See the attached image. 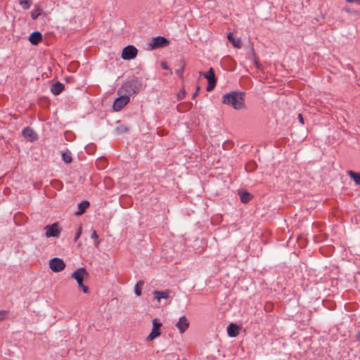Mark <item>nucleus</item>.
<instances>
[{"mask_svg":"<svg viewBox=\"0 0 360 360\" xmlns=\"http://www.w3.org/2000/svg\"><path fill=\"white\" fill-rule=\"evenodd\" d=\"M222 103L230 105L236 110L245 108V93L241 91H231L222 97Z\"/></svg>","mask_w":360,"mask_h":360,"instance_id":"f257e3e1","label":"nucleus"},{"mask_svg":"<svg viewBox=\"0 0 360 360\" xmlns=\"http://www.w3.org/2000/svg\"><path fill=\"white\" fill-rule=\"evenodd\" d=\"M141 87V81L139 78H134L124 82L117 91V94H124L130 98L131 95L138 93Z\"/></svg>","mask_w":360,"mask_h":360,"instance_id":"f03ea898","label":"nucleus"},{"mask_svg":"<svg viewBox=\"0 0 360 360\" xmlns=\"http://www.w3.org/2000/svg\"><path fill=\"white\" fill-rule=\"evenodd\" d=\"M87 276L88 272L84 268H79L72 274V278L77 281L79 288H82L84 293L89 292V288L83 284L84 278Z\"/></svg>","mask_w":360,"mask_h":360,"instance_id":"7ed1b4c3","label":"nucleus"},{"mask_svg":"<svg viewBox=\"0 0 360 360\" xmlns=\"http://www.w3.org/2000/svg\"><path fill=\"white\" fill-rule=\"evenodd\" d=\"M199 74L207 79L208 84L206 88L207 91H212L214 89L217 84V79L215 77L214 69L212 68H210L207 72L204 73L202 72H200Z\"/></svg>","mask_w":360,"mask_h":360,"instance_id":"20e7f679","label":"nucleus"},{"mask_svg":"<svg viewBox=\"0 0 360 360\" xmlns=\"http://www.w3.org/2000/svg\"><path fill=\"white\" fill-rule=\"evenodd\" d=\"M46 231V237H58L61 233L62 229L60 228L59 223L56 222L51 225H47L44 227Z\"/></svg>","mask_w":360,"mask_h":360,"instance_id":"39448f33","label":"nucleus"},{"mask_svg":"<svg viewBox=\"0 0 360 360\" xmlns=\"http://www.w3.org/2000/svg\"><path fill=\"white\" fill-rule=\"evenodd\" d=\"M138 49L133 45H128L122 49L121 57L124 60H131L136 57Z\"/></svg>","mask_w":360,"mask_h":360,"instance_id":"423d86ee","label":"nucleus"},{"mask_svg":"<svg viewBox=\"0 0 360 360\" xmlns=\"http://www.w3.org/2000/svg\"><path fill=\"white\" fill-rule=\"evenodd\" d=\"M117 94L119 97L115 101L113 108L116 111H120L129 102L130 98L124 94Z\"/></svg>","mask_w":360,"mask_h":360,"instance_id":"0eeeda50","label":"nucleus"},{"mask_svg":"<svg viewBox=\"0 0 360 360\" xmlns=\"http://www.w3.org/2000/svg\"><path fill=\"white\" fill-rule=\"evenodd\" d=\"M162 324L160 323L158 319H154L153 320V328L150 333L147 337V340H153L155 338H158L160 335V329L162 327Z\"/></svg>","mask_w":360,"mask_h":360,"instance_id":"6e6552de","label":"nucleus"},{"mask_svg":"<svg viewBox=\"0 0 360 360\" xmlns=\"http://www.w3.org/2000/svg\"><path fill=\"white\" fill-rule=\"evenodd\" d=\"M49 267L54 272H60L65 269V264L61 259L55 257L49 261Z\"/></svg>","mask_w":360,"mask_h":360,"instance_id":"1a4fd4ad","label":"nucleus"},{"mask_svg":"<svg viewBox=\"0 0 360 360\" xmlns=\"http://www.w3.org/2000/svg\"><path fill=\"white\" fill-rule=\"evenodd\" d=\"M169 41L164 37H153L150 43V49H155L160 47H164L167 46Z\"/></svg>","mask_w":360,"mask_h":360,"instance_id":"9d476101","label":"nucleus"},{"mask_svg":"<svg viewBox=\"0 0 360 360\" xmlns=\"http://www.w3.org/2000/svg\"><path fill=\"white\" fill-rule=\"evenodd\" d=\"M22 135L27 141L30 142H33L38 139V136L35 131L29 127L23 129Z\"/></svg>","mask_w":360,"mask_h":360,"instance_id":"9b49d317","label":"nucleus"},{"mask_svg":"<svg viewBox=\"0 0 360 360\" xmlns=\"http://www.w3.org/2000/svg\"><path fill=\"white\" fill-rule=\"evenodd\" d=\"M176 328L181 333H184L189 326V322L185 316L180 317L179 321L176 324Z\"/></svg>","mask_w":360,"mask_h":360,"instance_id":"f8f14e48","label":"nucleus"},{"mask_svg":"<svg viewBox=\"0 0 360 360\" xmlns=\"http://www.w3.org/2000/svg\"><path fill=\"white\" fill-rule=\"evenodd\" d=\"M29 41L32 45H38L42 41V34L39 32H34L30 35Z\"/></svg>","mask_w":360,"mask_h":360,"instance_id":"ddd939ff","label":"nucleus"},{"mask_svg":"<svg viewBox=\"0 0 360 360\" xmlns=\"http://www.w3.org/2000/svg\"><path fill=\"white\" fill-rule=\"evenodd\" d=\"M227 333L230 337L234 338L239 334V327L235 323H231L227 328Z\"/></svg>","mask_w":360,"mask_h":360,"instance_id":"4468645a","label":"nucleus"},{"mask_svg":"<svg viewBox=\"0 0 360 360\" xmlns=\"http://www.w3.org/2000/svg\"><path fill=\"white\" fill-rule=\"evenodd\" d=\"M155 299L160 302L162 298L167 299L169 297L170 290H166L163 291L155 290L154 291Z\"/></svg>","mask_w":360,"mask_h":360,"instance_id":"2eb2a0df","label":"nucleus"},{"mask_svg":"<svg viewBox=\"0 0 360 360\" xmlns=\"http://www.w3.org/2000/svg\"><path fill=\"white\" fill-rule=\"evenodd\" d=\"M64 89V85L58 82L51 86V91L54 95L60 94Z\"/></svg>","mask_w":360,"mask_h":360,"instance_id":"dca6fc26","label":"nucleus"},{"mask_svg":"<svg viewBox=\"0 0 360 360\" xmlns=\"http://www.w3.org/2000/svg\"><path fill=\"white\" fill-rule=\"evenodd\" d=\"M89 207V202L84 200L81 202L79 205V210L76 212V215H82L86 211V210Z\"/></svg>","mask_w":360,"mask_h":360,"instance_id":"f3484780","label":"nucleus"},{"mask_svg":"<svg viewBox=\"0 0 360 360\" xmlns=\"http://www.w3.org/2000/svg\"><path fill=\"white\" fill-rule=\"evenodd\" d=\"M228 39L232 43L234 47L240 49L242 46L240 39H235L232 33L228 34Z\"/></svg>","mask_w":360,"mask_h":360,"instance_id":"a211bd4d","label":"nucleus"},{"mask_svg":"<svg viewBox=\"0 0 360 360\" xmlns=\"http://www.w3.org/2000/svg\"><path fill=\"white\" fill-rule=\"evenodd\" d=\"M238 193L240 197V200L243 203H248L252 199V195L247 191H239Z\"/></svg>","mask_w":360,"mask_h":360,"instance_id":"6ab92c4d","label":"nucleus"},{"mask_svg":"<svg viewBox=\"0 0 360 360\" xmlns=\"http://www.w3.org/2000/svg\"><path fill=\"white\" fill-rule=\"evenodd\" d=\"M348 175L355 181L356 184H360V173H356L352 170L348 171Z\"/></svg>","mask_w":360,"mask_h":360,"instance_id":"aec40b11","label":"nucleus"},{"mask_svg":"<svg viewBox=\"0 0 360 360\" xmlns=\"http://www.w3.org/2000/svg\"><path fill=\"white\" fill-rule=\"evenodd\" d=\"M143 285H144L143 281H139L136 283V284L135 285L134 291L137 296H140L141 295V293H142L141 290H142V288H143Z\"/></svg>","mask_w":360,"mask_h":360,"instance_id":"412c9836","label":"nucleus"},{"mask_svg":"<svg viewBox=\"0 0 360 360\" xmlns=\"http://www.w3.org/2000/svg\"><path fill=\"white\" fill-rule=\"evenodd\" d=\"M19 4L21 7L25 9H29L32 4V0H19Z\"/></svg>","mask_w":360,"mask_h":360,"instance_id":"4be33fe9","label":"nucleus"},{"mask_svg":"<svg viewBox=\"0 0 360 360\" xmlns=\"http://www.w3.org/2000/svg\"><path fill=\"white\" fill-rule=\"evenodd\" d=\"M41 13V9L39 6H36L34 9L31 12V17L33 20H36Z\"/></svg>","mask_w":360,"mask_h":360,"instance_id":"5701e85b","label":"nucleus"},{"mask_svg":"<svg viewBox=\"0 0 360 360\" xmlns=\"http://www.w3.org/2000/svg\"><path fill=\"white\" fill-rule=\"evenodd\" d=\"M184 67H185L184 61V60H181V61H180V66H179V68L176 70V75H177L180 78H182V77H183L184 71Z\"/></svg>","mask_w":360,"mask_h":360,"instance_id":"b1692460","label":"nucleus"},{"mask_svg":"<svg viewBox=\"0 0 360 360\" xmlns=\"http://www.w3.org/2000/svg\"><path fill=\"white\" fill-rule=\"evenodd\" d=\"M257 168V164L254 161L249 162L245 165V169L247 172H253Z\"/></svg>","mask_w":360,"mask_h":360,"instance_id":"393cba45","label":"nucleus"},{"mask_svg":"<svg viewBox=\"0 0 360 360\" xmlns=\"http://www.w3.org/2000/svg\"><path fill=\"white\" fill-rule=\"evenodd\" d=\"M91 238L94 239V245L96 248H98L100 240H98V236L95 230L91 233Z\"/></svg>","mask_w":360,"mask_h":360,"instance_id":"a878e982","label":"nucleus"},{"mask_svg":"<svg viewBox=\"0 0 360 360\" xmlns=\"http://www.w3.org/2000/svg\"><path fill=\"white\" fill-rule=\"evenodd\" d=\"M116 130L119 134H123L127 133L129 131V128L125 125L121 124L116 128Z\"/></svg>","mask_w":360,"mask_h":360,"instance_id":"bb28decb","label":"nucleus"},{"mask_svg":"<svg viewBox=\"0 0 360 360\" xmlns=\"http://www.w3.org/2000/svg\"><path fill=\"white\" fill-rule=\"evenodd\" d=\"M63 160L65 163H70L72 162V157L70 154L63 153L62 155Z\"/></svg>","mask_w":360,"mask_h":360,"instance_id":"cd10ccee","label":"nucleus"},{"mask_svg":"<svg viewBox=\"0 0 360 360\" xmlns=\"http://www.w3.org/2000/svg\"><path fill=\"white\" fill-rule=\"evenodd\" d=\"M82 226H79L77 229V231L75 236V241H77L79 238V237L82 234Z\"/></svg>","mask_w":360,"mask_h":360,"instance_id":"c85d7f7f","label":"nucleus"},{"mask_svg":"<svg viewBox=\"0 0 360 360\" xmlns=\"http://www.w3.org/2000/svg\"><path fill=\"white\" fill-rule=\"evenodd\" d=\"M185 94H186V91H185V90H184V89L181 90V91L178 93V94H177V99H178L179 101L182 100V99L184 98Z\"/></svg>","mask_w":360,"mask_h":360,"instance_id":"c756f323","label":"nucleus"},{"mask_svg":"<svg viewBox=\"0 0 360 360\" xmlns=\"http://www.w3.org/2000/svg\"><path fill=\"white\" fill-rule=\"evenodd\" d=\"M161 67H162V69H165V70H170V74H172V70L169 68V67H168V65H167V63H166V62H164V61H163V62H162V63H161Z\"/></svg>","mask_w":360,"mask_h":360,"instance_id":"7c9ffc66","label":"nucleus"},{"mask_svg":"<svg viewBox=\"0 0 360 360\" xmlns=\"http://www.w3.org/2000/svg\"><path fill=\"white\" fill-rule=\"evenodd\" d=\"M6 311H0V321H3L6 318Z\"/></svg>","mask_w":360,"mask_h":360,"instance_id":"2f4dec72","label":"nucleus"},{"mask_svg":"<svg viewBox=\"0 0 360 360\" xmlns=\"http://www.w3.org/2000/svg\"><path fill=\"white\" fill-rule=\"evenodd\" d=\"M298 120L302 124H304V118L301 113L298 114Z\"/></svg>","mask_w":360,"mask_h":360,"instance_id":"473e14b6","label":"nucleus"},{"mask_svg":"<svg viewBox=\"0 0 360 360\" xmlns=\"http://www.w3.org/2000/svg\"><path fill=\"white\" fill-rule=\"evenodd\" d=\"M200 89V86H196V91H195V92L193 95V98H195L198 96Z\"/></svg>","mask_w":360,"mask_h":360,"instance_id":"72a5a7b5","label":"nucleus"},{"mask_svg":"<svg viewBox=\"0 0 360 360\" xmlns=\"http://www.w3.org/2000/svg\"><path fill=\"white\" fill-rule=\"evenodd\" d=\"M346 1L349 3H352V2H354V1L360 3V0H346Z\"/></svg>","mask_w":360,"mask_h":360,"instance_id":"f704fd0d","label":"nucleus"},{"mask_svg":"<svg viewBox=\"0 0 360 360\" xmlns=\"http://www.w3.org/2000/svg\"><path fill=\"white\" fill-rule=\"evenodd\" d=\"M356 336L357 340H360V333H358Z\"/></svg>","mask_w":360,"mask_h":360,"instance_id":"c9c22d12","label":"nucleus"},{"mask_svg":"<svg viewBox=\"0 0 360 360\" xmlns=\"http://www.w3.org/2000/svg\"><path fill=\"white\" fill-rule=\"evenodd\" d=\"M100 162H105V160H101Z\"/></svg>","mask_w":360,"mask_h":360,"instance_id":"e433bc0d","label":"nucleus"}]
</instances>
